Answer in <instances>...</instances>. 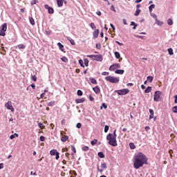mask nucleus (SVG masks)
<instances>
[{
	"label": "nucleus",
	"instance_id": "1",
	"mask_svg": "<svg viewBox=\"0 0 177 177\" xmlns=\"http://www.w3.org/2000/svg\"><path fill=\"white\" fill-rule=\"evenodd\" d=\"M145 164H147V157L143 153L138 152L134 156L133 160V167L136 169H139L145 165Z\"/></svg>",
	"mask_w": 177,
	"mask_h": 177
},
{
	"label": "nucleus",
	"instance_id": "2",
	"mask_svg": "<svg viewBox=\"0 0 177 177\" xmlns=\"http://www.w3.org/2000/svg\"><path fill=\"white\" fill-rule=\"evenodd\" d=\"M106 140L109 141V145H111V146H113V147L117 146V138H115V136H113V133L107 135Z\"/></svg>",
	"mask_w": 177,
	"mask_h": 177
},
{
	"label": "nucleus",
	"instance_id": "3",
	"mask_svg": "<svg viewBox=\"0 0 177 177\" xmlns=\"http://www.w3.org/2000/svg\"><path fill=\"white\" fill-rule=\"evenodd\" d=\"M105 80L108 82H111V84H118V82H120V77H114L113 76L106 77Z\"/></svg>",
	"mask_w": 177,
	"mask_h": 177
},
{
	"label": "nucleus",
	"instance_id": "4",
	"mask_svg": "<svg viewBox=\"0 0 177 177\" xmlns=\"http://www.w3.org/2000/svg\"><path fill=\"white\" fill-rule=\"evenodd\" d=\"M87 57H91L93 60H95L96 62H102L103 61V55H87Z\"/></svg>",
	"mask_w": 177,
	"mask_h": 177
},
{
	"label": "nucleus",
	"instance_id": "5",
	"mask_svg": "<svg viewBox=\"0 0 177 177\" xmlns=\"http://www.w3.org/2000/svg\"><path fill=\"white\" fill-rule=\"evenodd\" d=\"M8 30V24L6 23L3 24L1 26V30H0V35L1 37H5L6 33L5 32Z\"/></svg>",
	"mask_w": 177,
	"mask_h": 177
},
{
	"label": "nucleus",
	"instance_id": "6",
	"mask_svg": "<svg viewBox=\"0 0 177 177\" xmlns=\"http://www.w3.org/2000/svg\"><path fill=\"white\" fill-rule=\"evenodd\" d=\"M117 93L118 95H119V96H124V95H127L129 93V89L124 88V89L118 90L117 91Z\"/></svg>",
	"mask_w": 177,
	"mask_h": 177
},
{
	"label": "nucleus",
	"instance_id": "7",
	"mask_svg": "<svg viewBox=\"0 0 177 177\" xmlns=\"http://www.w3.org/2000/svg\"><path fill=\"white\" fill-rule=\"evenodd\" d=\"M161 95H162V93L161 91H156L153 96V100L155 102H159Z\"/></svg>",
	"mask_w": 177,
	"mask_h": 177
},
{
	"label": "nucleus",
	"instance_id": "8",
	"mask_svg": "<svg viewBox=\"0 0 177 177\" xmlns=\"http://www.w3.org/2000/svg\"><path fill=\"white\" fill-rule=\"evenodd\" d=\"M5 107H6V109L8 110H10V111H12V113H13V111H15V108H13V105H12V101H8L5 104Z\"/></svg>",
	"mask_w": 177,
	"mask_h": 177
},
{
	"label": "nucleus",
	"instance_id": "9",
	"mask_svg": "<svg viewBox=\"0 0 177 177\" xmlns=\"http://www.w3.org/2000/svg\"><path fill=\"white\" fill-rule=\"evenodd\" d=\"M116 68H121L120 64H114L109 67L110 71H114Z\"/></svg>",
	"mask_w": 177,
	"mask_h": 177
},
{
	"label": "nucleus",
	"instance_id": "10",
	"mask_svg": "<svg viewBox=\"0 0 177 177\" xmlns=\"http://www.w3.org/2000/svg\"><path fill=\"white\" fill-rule=\"evenodd\" d=\"M44 8L48 10V13H50V15H53L55 10L52 7H50L48 4H45Z\"/></svg>",
	"mask_w": 177,
	"mask_h": 177
},
{
	"label": "nucleus",
	"instance_id": "11",
	"mask_svg": "<svg viewBox=\"0 0 177 177\" xmlns=\"http://www.w3.org/2000/svg\"><path fill=\"white\" fill-rule=\"evenodd\" d=\"M93 91L96 93V95H99L100 93V88L99 86H96L95 87L93 88Z\"/></svg>",
	"mask_w": 177,
	"mask_h": 177
},
{
	"label": "nucleus",
	"instance_id": "12",
	"mask_svg": "<svg viewBox=\"0 0 177 177\" xmlns=\"http://www.w3.org/2000/svg\"><path fill=\"white\" fill-rule=\"evenodd\" d=\"M93 35L94 39L97 38V37H99V29H96L95 30H94V32H93Z\"/></svg>",
	"mask_w": 177,
	"mask_h": 177
},
{
	"label": "nucleus",
	"instance_id": "13",
	"mask_svg": "<svg viewBox=\"0 0 177 177\" xmlns=\"http://www.w3.org/2000/svg\"><path fill=\"white\" fill-rule=\"evenodd\" d=\"M57 6L59 8H62L63 6V3H64V0H57Z\"/></svg>",
	"mask_w": 177,
	"mask_h": 177
},
{
	"label": "nucleus",
	"instance_id": "14",
	"mask_svg": "<svg viewBox=\"0 0 177 177\" xmlns=\"http://www.w3.org/2000/svg\"><path fill=\"white\" fill-rule=\"evenodd\" d=\"M115 74H120V75H122V74H124V71L122 69H117L115 71Z\"/></svg>",
	"mask_w": 177,
	"mask_h": 177
},
{
	"label": "nucleus",
	"instance_id": "15",
	"mask_svg": "<svg viewBox=\"0 0 177 177\" xmlns=\"http://www.w3.org/2000/svg\"><path fill=\"white\" fill-rule=\"evenodd\" d=\"M149 120H151L152 118H154V111L153 109H149Z\"/></svg>",
	"mask_w": 177,
	"mask_h": 177
},
{
	"label": "nucleus",
	"instance_id": "16",
	"mask_svg": "<svg viewBox=\"0 0 177 177\" xmlns=\"http://www.w3.org/2000/svg\"><path fill=\"white\" fill-rule=\"evenodd\" d=\"M57 46L62 50V52H64V46H63V44H62V43H60V42L57 43Z\"/></svg>",
	"mask_w": 177,
	"mask_h": 177
},
{
	"label": "nucleus",
	"instance_id": "17",
	"mask_svg": "<svg viewBox=\"0 0 177 177\" xmlns=\"http://www.w3.org/2000/svg\"><path fill=\"white\" fill-rule=\"evenodd\" d=\"M84 102H85V98H79V99H76L75 100V102L77 104H78V103H84Z\"/></svg>",
	"mask_w": 177,
	"mask_h": 177
},
{
	"label": "nucleus",
	"instance_id": "18",
	"mask_svg": "<svg viewBox=\"0 0 177 177\" xmlns=\"http://www.w3.org/2000/svg\"><path fill=\"white\" fill-rule=\"evenodd\" d=\"M66 38H67L68 41H69L71 42V45H75V41H74V39H73L70 37H67Z\"/></svg>",
	"mask_w": 177,
	"mask_h": 177
},
{
	"label": "nucleus",
	"instance_id": "19",
	"mask_svg": "<svg viewBox=\"0 0 177 177\" xmlns=\"http://www.w3.org/2000/svg\"><path fill=\"white\" fill-rule=\"evenodd\" d=\"M89 80L91 81V84H93L94 85H96L97 84V81L95 80L93 77H90Z\"/></svg>",
	"mask_w": 177,
	"mask_h": 177
},
{
	"label": "nucleus",
	"instance_id": "20",
	"mask_svg": "<svg viewBox=\"0 0 177 177\" xmlns=\"http://www.w3.org/2000/svg\"><path fill=\"white\" fill-rule=\"evenodd\" d=\"M156 21V24H157L158 26H162L164 24V22L158 20V19H156V20H155Z\"/></svg>",
	"mask_w": 177,
	"mask_h": 177
},
{
	"label": "nucleus",
	"instance_id": "21",
	"mask_svg": "<svg viewBox=\"0 0 177 177\" xmlns=\"http://www.w3.org/2000/svg\"><path fill=\"white\" fill-rule=\"evenodd\" d=\"M68 140V136H64L61 138L62 142H67Z\"/></svg>",
	"mask_w": 177,
	"mask_h": 177
},
{
	"label": "nucleus",
	"instance_id": "22",
	"mask_svg": "<svg viewBox=\"0 0 177 177\" xmlns=\"http://www.w3.org/2000/svg\"><path fill=\"white\" fill-rule=\"evenodd\" d=\"M57 151L56 149H53L50 151V156H56Z\"/></svg>",
	"mask_w": 177,
	"mask_h": 177
},
{
	"label": "nucleus",
	"instance_id": "23",
	"mask_svg": "<svg viewBox=\"0 0 177 177\" xmlns=\"http://www.w3.org/2000/svg\"><path fill=\"white\" fill-rule=\"evenodd\" d=\"M154 8H156V5H154V4H151L149 7V10L150 13H151V12H153V9H154Z\"/></svg>",
	"mask_w": 177,
	"mask_h": 177
},
{
	"label": "nucleus",
	"instance_id": "24",
	"mask_svg": "<svg viewBox=\"0 0 177 177\" xmlns=\"http://www.w3.org/2000/svg\"><path fill=\"white\" fill-rule=\"evenodd\" d=\"M150 92H151V86H148L145 91V93H150Z\"/></svg>",
	"mask_w": 177,
	"mask_h": 177
},
{
	"label": "nucleus",
	"instance_id": "25",
	"mask_svg": "<svg viewBox=\"0 0 177 177\" xmlns=\"http://www.w3.org/2000/svg\"><path fill=\"white\" fill-rule=\"evenodd\" d=\"M29 20H30V24H32V26H34L35 24V21H34V18L33 17H29Z\"/></svg>",
	"mask_w": 177,
	"mask_h": 177
},
{
	"label": "nucleus",
	"instance_id": "26",
	"mask_svg": "<svg viewBox=\"0 0 177 177\" xmlns=\"http://www.w3.org/2000/svg\"><path fill=\"white\" fill-rule=\"evenodd\" d=\"M115 57H116V59H120L121 57V55L120 54L119 52L115 51Z\"/></svg>",
	"mask_w": 177,
	"mask_h": 177
},
{
	"label": "nucleus",
	"instance_id": "27",
	"mask_svg": "<svg viewBox=\"0 0 177 177\" xmlns=\"http://www.w3.org/2000/svg\"><path fill=\"white\" fill-rule=\"evenodd\" d=\"M154 79V77H153V76H148L147 77V81H149V82H153V80Z\"/></svg>",
	"mask_w": 177,
	"mask_h": 177
},
{
	"label": "nucleus",
	"instance_id": "28",
	"mask_svg": "<svg viewBox=\"0 0 177 177\" xmlns=\"http://www.w3.org/2000/svg\"><path fill=\"white\" fill-rule=\"evenodd\" d=\"M84 65L86 66V67H88L89 66V60H88V59H84Z\"/></svg>",
	"mask_w": 177,
	"mask_h": 177
},
{
	"label": "nucleus",
	"instance_id": "29",
	"mask_svg": "<svg viewBox=\"0 0 177 177\" xmlns=\"http://www.w3.org/2000/svg\"><path fill=\"white\" fill-rule=\"evenodd\" d=\"M97 156L100 158H104V153H103V152H99Z\"/></svg>",
	"mask_w": 177,
	"mask_h": 177
},
{
	"label": "nucleus",
	"instance_id": "30",
	"mask_svg": "<svg viewBox=\"0 0 177 177\" xmlns=\"http://www.w3.org/2000/svg\"><path fill=\"white\" fill-rule=\"evenodd\" d=\"M129 146H130V149H131L132 150H133L134 149H136V146L135 144H133V142H130L129 143Z\"/></svg>",
	"mask_w": 177,
	"mask_h": 177
},
{
	"label": "nucleus",
	"instance_id": "31",
	"mask_svg": "<svg viewBox=\"0 0 177 177\" xmlns=\"http://www.w3.org/2000/svg\"><path fill=\"white\" fill-rule=\"evenodd\" d=\"M55 101H50V102L48 104V106L49 107L53 106H55Z\"/></svg>",
	"mask_w": 177,
	"mask_h": 177
},
{
	"label": "nucleus",
	"instance_id": "32",
	"mask_svg": "<svg viewBox=\"0 0 177 177\" xmlns=\"http://www.w3.org/2000/svg\"><path fill=\"white\" fill-rule=\"evenodd\" d=\"M167 24H169V26H172V24H174V21H172V19H169L167 20Z\"/></svg>",
	"mask_w": 177,
	"mask_h": 177
},
{
	"label": "nucleus",
	"instance_id": "33",
	"mask_svg": "<svg viewBox=\"0 0 177 177\" xmlns=\"http://www.w3.org/2000/svg\"><path fill=\"white\" fill-rule=\"evenodd\" d=\"M38 127L41 129H45V126H44V124H42V123H38Z\"/></svg>",
	"mask_w": 177,
	"mask_h": 177
},
{
	"label": "nucleus",
	"instance_id": "34",
	"mask_svg": "<svg viewBox=\"0 0 177 177\" xmlns=\"http://www.w3.org/2000/svg\"><path fill=\"white\" fill-rule=\"evenodd\" d=\"M79 64H80L81 67H85V66L84 65V60L82 59L79 60Z\"/></svg>",
	"mask_w": 177,
	"mask_h": 177
},
{
	"label": "nucleus",
	"instance_id": "35",
	"mask_svg": "<svg viewBox=\"0 0 177 177\" xmlns=\"http://www.w3.org/2000/svg\"><path fill=\"white\" fill-rule=\"evenodd\" d=\"M97 143V140L95 139L94 140H92L91 142V144L92 146H95V145H96Z\"/></svg>",
	"mask_w": 177,
	"mask_h": 177
},
{
	"label": "nucleus",
	"instance_id": "36",
	"mask_svg": "<svg viewBox=\"0 0 177 177\" xmlns=\"http://www.w3.org/2000/svg\"><path fill=\"white\" fill-rule=\"evenodd\" d=\"M18 48H19V49H25L26 46L24 44H19V45H18Z\"/></svg>",
	"mask_w": 177,
	"mask_h": 177
},
{
	"label": "nucleus",
	"instance_id": "37",
	"mask_svg": "<svg viewBox=\"0 0 177 177\" xmlns=\"http://www.w3.org/2000/svg\"><path fill=\"white\" fill-rule=\"evenodd\" d=\"M101 167L103 168V169H107V165L106 163H102Z\"/></svg>",
	"mask_w": 177,
	"mask_h": 177
},
{
	"label": "nucleus",
	"instance_id": "38",
	"mask_svg": "<svg viewBox=\"0 0 177 177\" xmlns=\"http://www.w3.org/2000/svg\"><path fill=\"white\" fill-rule=\"evenodd\" d=\"M82 149L83 151H88V150H89V147L84 146Z\"/></svg>",
	"mask_w": 177,
	"mask_h": 177
},
{
	"label": "nucleus",
	"instance_id": "39",
	"mask_svg": "<svg viewBox=\"0 0 177 177\" xmlns=\"http://www.w3.org/2000/svg\"><path fill=\"white\" fill-rule=\"evenodd\" d=\"M138 15H140V9H137L136 10L135 14H134L135 16H138Z\"/></svg>",
	"mask_w": 177,
	"mask_h": 177
},
{
	"label": "nucleus",
	"instance_id": "40",
	"mask_svg": "<svg viewBox=\"0 0 177 177\" xmlns=\"http://www.w3.org/2000/svg\"><path fill=\"white\" fill-rule=\"evenodd\" d=\"M167 50L169 52V55H174V50H172V48H169Z\"/></svg>",
	"mask_w": 177,
	"mask_h": 177
},
{
	"label": "nucleus",
	"instance_id": "41",
	"mask_svg": "<svg viewBox=\"0 0 177 177\" xmlns=\"http://www.w3.org/2000/svg\"><path fill=\"white\" fill-rule=\"evenodd\" d=\"M62 62H64V63H67L68 62V59L66 57H63L62 58Z\"/></svg>",
	"mask_w": 177,
	"mask_h": 177
},
{
	"label": "nucleus",
	"instance_id": "42",
	"mask_svg": "<svg viewBox=\"0 0 177 177\" xmlns=\"http://www.w3.org/2000/svg\"><path fill=\"white\" fill-rule=\"evenodd\" d=\"M71 151L73 153H77V150L75 149V146L71 145Z\"/></svg>",
	"mask_w": 177,
	"mask_h": 177
},
{
	"label": "nucleus",
	"instance_id": "43",
	"mask_svg": "<svg viewBox=\"0 0 177 177\" xmlns=\"http://www.w3.org/2000/svg\"><path fill=\"white\" fill-rule=\"evenodd\" d=\"M91 28L93 30L94 28H96V26H95V23H91L90 24Z\"/></svg>",
	"mask_w": 177,
	"mask_h": 177
},
{
	"label": "nucleus",
	"instance_id": "44",
	"mask_svg": "<svg viewBox=\"0 0 177 177\" xmlns=\"http://www.w3.org/2000/svg\"><path fill=\"white\" fill-rule=\"evenodd\" d=\"M103 107H104V109H107V105L106 104V103H102V105L101 106V110H102V109H103Z\"/></svg>",
	"mask_w": 177,
	"mask_h": 177
},
{
	"label": "nucleus",
	"instance_id": "45",
	"mask_svg": "<svg viewBox=\"0 0 177 177\" xmlns=\"http://www.w3.org/2000/svg\"><path fill=\"white\" fill-rule=\"evenodd\" d=\"M109 126L108 125H106L105 127H104V132L105 133H107L109 132Z\"/></svg>",
	"mask_w": 177,
	"mask_h": 177
},
{
	"label": "nucleus",
	"instance_id": "46",
	"mask_svg": "<svg viewBox=\"0 0 177 177\" xmlns=\"http://www.w3.org/2000/svg\"><path fill=\"white\" fill-rule=\"evenodd\" d=\"M173 113H177V106H174L172 108Z\"/></svg>",
	"mask_w": 177,
	"mask_h": 177
},
{
	"label": "nucleus",
	"instance_id": "47",
	"mask_svg": "<svg viewBox=\"0 0 177 177\" xmlns=\"http://www.w3.org/2000/svg\"><path fill=\"white\" fill-rule=\"evenodd\" d=\"M77 95H78V96H82V91L78 90L77 91Z\"/></svg>",
	"mask_w": 177,
	"mask_h": 177
},
{
	"label": "nucleus",
	"instance_id": "48",
	"mask_svg": "<svg viewBox=\"0 0 177 177\" xmlns=\"http://www.w3.org/2000/svg\"><path fill=\"white\" fill-rule=\"evenodd\" d=\"M32 79L35 82H37V76L35 75L32 76Z\"/></svg>",
	"mask_w": 177,
	"mask_h": 177
},
{
	"label": "nucleus",
	"instance_id": "49",
	"mask_svg": "<svg viewBox=\"0 0 177 177\" xmlns=\"http://www.w3.org/2000/svg\"><path fill=\"white\" fill-rule=\"evenodd\" d=\"M55 160H59V158H60V156H59V152H57V153H55Z\"/></svg>",
	"mask_w": 177,
	"mask_h": 177
},
{
	"label": "nucleus",
	"instance_id": "50",
	"mask_svg": "<svg viewBox=\"0 0 177 177\" xmlns=\"http://www.w3.org/2000/svg\"><path fill=\"white\" fill-rule=\"evenodd\" d=\"M81 127H82V124L81 123H77L76 125V127H77L78 129H80Z\"/></svg>",
	"mask_w": 177,
	"mask_h": 177
},
{
	"label": "nucleus",
	"instance_id": "51",
	"mask_svg": "<svg viewBox=\"0 0 177 177\" xmlns=\"http://www.w3.org/2000/svg\"><path fill=\"white\" fill-rule=\"evenodd\" d=\"M89 100H90L91 102H93V100H95V98L93 97V96L90 95H89Z\"/></svg>",
	"mask_w": 177,
	"mask_h": 177
},
{
	"label": "nucleus",
	"instance_id": "52",
	"mask_svg": "<svg viewBox=\"0 0 177 177\" xmlns=\"http://www.w3.org/2000/svg\"><path fill=\"white\" fill-rule=\"evenodd\" d=\"M40 140H41V142H45V137H44V136H40Z\"/></svg>",
	"mask_w": 177,
	"mask_h": 177
},
{
	"label": "nucleus",
	"instance_id": "53",
	"mask_svg": "<svg viewBox=\"0 0 177 177\" xmlns=\"http://www.w3.org/2000/svg\"><path fill=\"white\" fill-rule=\"evenodd\" d=\"M110 26L111 27V28L113 30V31L115 30V26H114V25H113V24H110Z\"/></svg>",
	"mask_w": 177,
	"mask_h": 177
},
{
	"label": "nucleus",
	"instance_id": "54",
	"mask_svg": "<svg viewBox=\"0 0 177 177\" xmlns=\"http://www.w3.org/2000/svg\"><path fill=\"white\" fill-rule=\"evenodd\" d=\"M109 74H110V73H109V72H103L102 73V75H109Z\"/></svg>",
	"mask_w": 177,
	"mask_h": 177
},
{
	"label": "nucleus",
	"instance_id": "55",
	"mask_svg": "<svg viewBox=\"0 0 177 177\" xmlns=\"http://www.w3.org/2000/svg\"><path fill=\"white\" fill-rule=\"evenodd\" d=\"M37 3V0H32V1H31V5L32 6V5H35Z\"/></svg>",
	"mask_w": 177,
	"mask_h": 177
},
{
	"label": "nucleus",
	"instance_id": "56",
	"mask_svg": "<svg viewBox=\"0 0 177 177\" xmlns=\"http://www.w3.org/2000/svg\"><path fill=\"white\" fill-rule=\"evenodd\" d=\"M65 156H66V157L68 160H70V157H69L70 153H65Z\"/></svg>",
	"mask_w": 177,
	"mask_h": 177
},
{
	"label": "nucleus",
	"instance_id": "57",
	"mask_svg": "<svg viewBox=\"0 0 177 177\" xmlns=\"http://www.w3.org/2000/svg\"><path fill=\"white\" fill-rule=\"evenodd\" d=\"M115 43L118 44V45H119L120 46H122V43H120V41H115Z\"/></svg>",
	"mask_w": 177,
	"mask_h": 177
},
{
	"label": "nucleus",
	"instance_id": "58",
	"mask_svg": "<svg viewBox=\"0 0 177 177\" xmlns=\"http://www.w3.org/2000/svg\"><path fill=\"white\" fill-rule=\"evenodd\" d=\"M123 24H124V26H127L128 24V23H127V19H123Z\"/></svg>",
	"mask_w": 177,
	"mask_h": 177
},
{
	"label": "nucleus",
	"instance_id": "59",
	"mask_svg": "<svg viewBox=\"0 0 177 177\" xmlns=\"http://www.w3.org/2000/svg\"><path fill=\"white\" fill-rule=\"evenodd\" d=\"M66 151H68V149H67V148H63L62 149V152L64 153Z\"/></svg>",
	"mask_w": 177,
	"mask_h": 177
},
{
	"label": "nucleus",
	"instance_id": "60",
	"mask_svg": "<svg viewBox=\"0 0 177 177\" xmlns=\"http://www.w3.org/2000/svg\"><path fill=\"white\" fill-rule=\"evenodd\" d=\"M152 17H153V19H155V20H156L157 19V15H156V14H152Z\"/></svg>",
	"mask_w": 177,
	"mask_h": 177
},
{
	"label": "nucleus",
	"instance_id": "61",
	"mask_svg": "<svg viewBox=\"0 0 177 177\" xmlns=\"http://www.w3.org/2000/svg\"><path fill=\"white\" fill-rule=\"evenodd\" d=\"M131 26H133V27H134V26H138V24H136L135 22H133V21H131Z\"/></svg>",
	"mask_w": 177,
	"mask_h": 177
},
{
	"label": "nucleus",
	"instance_id": "62",
	"mask_svg": "<svg viewBox=\"0 0 177 177\" xmlns=\"http://www.w3.org/2000/svg\"><path fill=\"white\" fill-rule=\"evenodd\" d=\"M96 15H97V16H102V12L100 11H97Z\"/></svg>",
	"mask_w": 177,
	"mask_h": 177
},
{
	"label": "nucleus",
	"instance_id": "63",
	"mask_svg": "<svg viewBox=\"0 0 177 177\" xmlns=\"http://www.w3.org/2000/svg\"><path fill=\"white\" fill-rule=\"evenodd\" d=\"M44 96H45V93H41L40 95L41 99L44 98Z\"/></svg>",
	"mask_w": 177,
	"mask_h": 177
},
{
	"label": "nucleus",
	"instance_id": "64",
	"mask_svg": "<svg viewBox=\"0 0 177 177\" xmlns=\"http://www.w3.org/2000/svg\"><path fill=\"white\" fill-rule=\"evenodd\" d=\"M174 98H175L174 102L176 104L177 103V95H175Z\"/></svg>",
	"mask_w": 177,
	"mask_h": 177
}]
</instances>
